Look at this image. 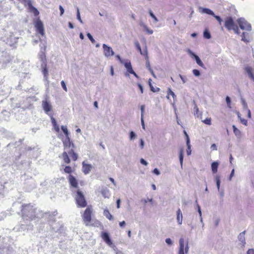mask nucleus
I'll return each instance as SVG.
<instances>
[{
	"label": "nucleus",
	"instance_id": "obj_1",
	"mask_svg": "<svg viewBox=\"0 0 254 254\" xmlns=\"http://www.w3.org/2000/svg\"><path fill=\"white\" fill-rule=\"evenodd\" d=\"M61 128L65 134L66 138L63 140L64 151L59 157L63 159L64 163L68 164L70 163L69 157L73 161H75L77 160L78 156L74 150L75 145L70 139L66 127L62 126Z\"/></svg>",
	"mask_w": 254,
	"mask_h": 254
},
{
	"label": "nucleus",
	"instance_id": "obj_2",
	"mask_svg": "<svg viewBox=\"0 0 254 254\" xmlns=\"http://www.w3.org/2000/svg\"><path fill=\"white\" fill-rule=\"evenodd\" d=\"M21 217L28 221H32L36 218V210L31 204H24L22 205Z\"/></svg>",
	"mask_w": 254,
	"mask_h": 254
},
{
	"label": "nucleus",
	"instance_id": "obj_3",
	"mask_svg": "<svg viewBox=\"0 0 254 254\" xmlns=\"http://www.w3.org/2000/svg\"><path fill=\"white\" fill-rule=\"evenodd\" d=\"M74 199L78 207L84 208L87 206V203L83 193L79 189L75 191Z\"/></svg>",
	"mask_w": 254,
	"mask_h": 254
},
{
	"label": "nucleus",
	"instance_id": "obj_4",
	"mask_svg": "<svg viewBox=\"0 0 254 254\" xmlns=\"http://www.w3.org/2000/svg\"><path fill=\"white\" fill-rule=\"evenodd\" d=\"M93 209L91 205L88 206L81 215L82 220L86 226H89L92 220Z\"/></svg>",
	"mask_w": 254,
	"mask_h": 254
},
{
	"label": "nucleus",
	"instance_id": "obj_5",
	"mask_svg": "<svg viewBox=\"0 0 254 254\" xmlns=\"http://www.w3.org/2000/svg\"><path fill=\"white\" fill-rule=\"evenodd\" d=\"M188 243V241L185 243L184 239L183 238L180 239L178 254H185L188 253L189 249Z\"/></svg>",
	"mask_w": 254,
	"mask_h": 254
},
{
	"label": "nucleus",
	"instance_id": "obj_6",
	"mask_svg": "<svg viewBox=\"0 0 254 254\" xmlns=\"http://www.w3.org/2000/svg\"><path fill=\"white\" fill-rule=\"evenodd\" d=\"M240 28L243 30L251 31V25L244 18H240L237 20Z\"/></svg>",
	"mask_w": 254,
	"mask_h": 254
},
{
	"label": "nucleus",
	"instance_id": "obj_7",
	"mask_svg": "<svg viewBox=\"0 0 254 254\" xmlns=\"http://www.w3.org/2000/svg\"><path fill=\"white\" fill-rule=\"evenodd\" d=\"M236 25L231 16L227 17L224 20V26L227 30H232Z\"/></svg>",
	"mask_w": 254,
	"mask_h": 254
},
{
	"label": "nucleus",
	"instance_id": "obj_8",
	"mask_svg": "<svg viewBox=\"0 0 254 254\" xmlns=\"http://www.w3.org/2000/svg\"><path fill=\"white\" fill-rule=\"evenodd\" d=\"M35 27L36 28V31L42 36H45V31L44 28V25L42 22L38 19L35 23Z\"/></svg>",
	"mask_w": 254,
	"mask_h": 254
},
{
	"label": "nucleus",
	"instance_id": "obj_9",
	"mask_svg": "<svg viewBox=\"0 0 254 254\" xmlns=\"http://www.w3.org/2000/svg\"><path fill=\"white\" fill-rule=\"evenodd\" d=\"M68 183L71 188L78 189V183L76 178L72 175H69L67 178Z\"/></svg>",
	"mask_w": 254,
	"mask_h": 254
},
{
	"label": "nucleus",
	"instance_id": "obj_10",
	"mask_svg": "<svg viewBox=\"0 0 254 254\" xmlns=\"http://www.w3.org/2000/svg\"><path fill=\"white\" fill-rule=\"evenodd\" d=\"M104 55L106 57H109L114 55V52L111 47L108 46L106 44L103 45Z\"/></svg>",
	"mask_w": 254,
	"mask_h": 254
},
{
	"label": "nucleus",
	"instance_id": "obj_11",
	"mask_svg": "<svg viewBox=\"0 0 254 254\" xmlns=\"http://www.w3.org/2000/svg\"><path fill=\"white\" fill-rule=\"evenodd\" d=\"M125 67L126 68L127 72L133 74L135 77L138 78V75L134 71L132 68L131 64L130 61L127 62L124 64Z\"/></svg>",
	"mask_w": 254,
	"mask_h": 254
},
{
	"label": "nucleus",
	"instance_id": "obj_12",
	"mask_svg": "<svg viewBox=\"0 0 254 254\" xmlns=\"http://www.w3.org/2000/svg\"><path fill=\"white\" fill-rule=\"evenodd\" d=\"M42 107L45 112L47 114L52 111V105L47 100L42 101Z\"/></svg>",
	"mask_w": 254,
	"mask_h": 254
},
{
	"label": "nucleus",
	"instance_id": "obj_13",
	"mask_svg": "<svg viewBox=\"0 0 254 254\" xmlns=\"http://www.w3.org/2000/svg\"><path fill=\"white\" fill-rule=\"evenodd\" d=\"M92 168L91 165L86 164L84 161L82 162V172L85 175L89 174Z\"/></svg>",
	"mask_w": 254,
	"mask_h": 254
},
{
	"label": "nucleus",
	"instance_id": "obj_14",
	"mask_svg": "<svg viewBox=\"0 0 254 254\" xmlns=\"http://www.w3.org/2000/svg\"><path fill=\"white\" fill-rule=\"evenodd\" d=\"M101 237L108 245H111L112 244V242L110 238L109 235L107 232H102Z\"/></svg>",
	"mask_w": 254,
	"mask_h": 254
},
{
	"label": "nucleus",
	"instance_id": "obj_15",
	"mask_svg": "<svg viewBox=\"0 0 254 254\" xmlns=\"http://www.w3.org/2000/svg\"><path fill=\"white\" fill-rule=\"evenodd\" d=\"M189 53L195 59L197 64H198L201 67L204 66V64H203L200 58L197 55H195L190 51H189Z\"/></svg>",
	"mask_w": 254,
	"mask_h": 254
},
{
	"label": "nucleus",
	"instance_id": "obj_16",
	"mask_svg": "<svg viewBox=\"0 0 254 254\" xmlns=\"http://www.w3.org/2000/svg\"><path fill=\"white\" fill-rule=\"evenodd\" d=\"M177 220L179 224H182L183 221V214L180 208L177 211Z\"/></svg>",
	"mask_w": 254,
	"mask_h": 254
},
{
	"label": "nucleus",
	"instance_id": "obj_17",
	"mask_svg": "<svg viewBox=\"0 0 254 254\" xmlns=\"http://www.w3.org/2000/svg\"><path fill=\"white\" fill-rule=\"evenodd\" d=\"M199 11L201 13H205L212 16L214 15V13L213 12V11L207 8L200 7Z\"/></svg>",
	"mask_w": 254,
	"mask_h": 254
},
{
	"label": "nucleus",
	"instance_id": "obj_18",
	"mask_svg": "<svg viewBox=\"0 0 254 254\" xmlns=\"http://www.w3.org/2000/svg\"><path fill=\"white\" fill-rule=\"evenodd\" d=\"M29 10L30 12L33 13L34 15L36 16L39 14V12L37 9L34 7L31 3L29 4Z\"/></svg>",
	"mask_w": 254,
	"mask_h": 254
},
{
	"label": "nucleus",
	"instance_id": "obj_19",
	"mask_svg": "<svg viewBox=\"0 0 254 254\" xmlns=\"http://www.w3.org/2000/svg\"><path fill=\"white\" fill-rule=\"evenodd\" d=\"M245 233H246V231H244L241 232L239 234V235L238 236V237L239 240L242 243V244L243 246H244L245 244H246L245 237Z\"/></svg>",
	"mask_w": 254,
	"mask_h": 254
},
{
	"label": "nucleus",
	"instance_id": "obj_20",
	"mask_svg": "<svg viewBox=\"0 0 254 254\" xmlns=\"http://www.w3.org/2000/svg\"><path fill=\"white\" fill-rule=\"evenodd\" d=\"M184 133L187 138V144L188 146V149L187 150V152L188 155H189L190 154V153H191L190 145V139H189V135H188V134L187 133L186 131H184Z\"/></svg>",
	"mask_w": 254,
	"mask_h": 254
},
{
	"label": "nucleus",
	"instance_id": "obj_21",
	"mask_svg": "<svg viewBox=\"0 0 254 254\" xmlns=\"http://www.w3.org/2000/svg\"><path fill=\"white\" fill-rule=\"evenodd\" d=\"M245 70L248 73L249 77L254 81V75L253 72V69L250 66L246 67Z\"/></svg>",
	"mask_w": 254,
	"mask_h": 254
},
{
	"label": "nucleus",
	"instance_id": "obj_22",
	"mask_svg": "<svg viewBox=\"0 0 254 254\" xmlns=\"http://www.w3.org/2000/svg\"><path fill=\"white\" fill-rule=\"evenodd\" d=\"M104 215L109 220H112L113 219V216L110 213L108 209H105L103 212Z\"/></svg>",
	"mask_w": 254,
	"mask_h": 254
},
{
	"label": "nucleus",
	"instance_id": "obj_23",
	"mask_svg": "<svg viewBox=\"0 0 254 254\" xmlns=\"http://www.w3.org/2000/svg\"><path fill=\"white\" fill-rule=\"evenodd\" d=\"M51 121H52V124L54 126V127L55 130L57 132H59L60 128H59V125L57 123L56 120L53 117H52Z\"/></svg>",
	"mask_w": 254,
	"mask_h": 254
},
{
	"label": "nucleus",
	"instance_id": "obj_24",
	"mask_svg": "<svg viewBox=\"0 0 254 254\" xmlns=\"http://www.w3.org/2000/svg\"><path fill=\"white\" fill-rule=\"evenodd\" d=\"M101 193L105 198H109L110 196V193L108 189H103L101 191Z\"/></svg>",
	"mask_w": 254,
	"mask_h": 254
},
{
	"label": "nucleus",
	"instance_id": "obj_25",
	"mask_svg": "<svg viewBox=\"0 0 254 254\" xmlns=\"http://www.w3.org/2000/svg\"><path fill=\"white\" fill-rule=\"evenodd\" d=\"M64 171L65 173L71 175L70 174L74 171V169H72L70 166H66L64 167Z\"/></svg>",
	"mask_w": 254,
	"mask_h": 254
},
{
	"label": "nucleus",
	"instance_id": "obj_26",
	"mask_svg": "<svg viewBox=\"0 0 254 254\" xmlns=\"http://www.w3.org/2000/svg\"><path fill=\"white\" fill-rule=\"evenodd\" d=\"M218 167V163L216 162H214L211 164L212 171L213 173H217Z\"/></svg>",
	"mask_w": 254,
	"mask_h": 254
},
{
	"label": "nucleus",
	"instance_id": "obj_27",
	"mask_svg": "<svg viewBox=\"0 0 254 254\" xmlns=\"http://www.w3.org/2000/svg\"><path fill=\"white\" fill-rule=\"evenodd\" d=\"M151 79H149V86L150 87V90L151 91H152L153 92H158L160 91V88H158V87H154L153 86V85L151 84Z\"/></svg>",
	"mask_w": 254,
	"mask_h": 254
},
{
	"label": "nucleus",
	"instance_id": "obj_28",
	"mask_svg": "<svg viewBox=\"0 0 254 254\" xmlns=\"http://www.w3.org/2000/svg\"><path fill=\"white\" fill-rule=\"evenodd\" d=\"M41 61L44 63L46 62V56L44 52H42L39 55Z\"/></svg>",
	"mask_w": 254,
	"mask_h": 254
},
{
	"label": "nucleus",
	"instance_id": "obj_29",
	"mask_svg": "<svg viewBox=\"0 0 254 254\" xmlns=\"http://www.w3.org/2000/svg\"><path fill=\"white\" fill-rule=\"evenodd\" d=\"M140 25L144 27V30L148 34H152L153 33V30L149 29L146 25L143 24V23L140 24Z\"/></svg>",
	"mask_w": 254,
	"mask_h": 254
},
{
	"label": "nucleus",
	"instance_id": "obj_30",
	"mask_svg": "<svg viewBox=\"0 0 254 254\" xmlns=\"http://www.w3.org/2000/svg\"><path fill=\"white\" fill-rule=\"evenodd\" d=\"M232 127L233 131L236 135L238 136L241 135V131L236 127L235 126L233 125Z\"/></svg>",
	"mask_w": 254,
	"mask_h": 254
},
{
	"label": "nucleus",
	"instance_id": "obj_31",
	"mask_svg": "<svg viewBox=\"0 0 254 254\" xmlns=\"http://www.w3.org/2000/svg\"><path fill=\"white\" fill-rule=\"evenodd\" d=\"M203 36L206 39H210L211 38V34L208 30H205L203 32Z\"/></svg>",
	"mask_w": 254,
	"mask_h": 254
},
{
	"label": "nucleus",
	"instance_id": "obj_32",
	"mask_svg": "<svg viewBox=\"0 0 254 254\" xmlns=\"http://www.w3.org/2000/svg\"><path fill=\"white\" fill-rule=\"evenodd\" d=\"M136 47H137V48L138 50L139 51V52L140 53V54H141V55H147V50H146L144 51V53H142V51H141V47H140V45H139V44L138 43H137L136 44Z\"/></svg>",
	"mask_w": 254,
	"mask_h": 254
},
{
	"label": "nucleus",
	"instance_id": "obj_33",
	"mask_svg": "<svg viewBox=\"0 0 254 254\" xmlns=\"http://www.w3.org/2000/svg\"><path fill=\"white\" fill-rule=\"evenodd\" d=\"M215 180L216 182L217 188L218 190H219L220 189V177L219 176H216L215 178Z\"/></svg>",
	"mask_w": 254,
	"mask_h": 254
},
{
	"label": "nucleus",
	"instance_id": "obj_34",
	"mask_svg": "<svg viewBox=\"0 0 254 254\" xmlns=\"http://www.w3.org/2000/svg\"><path fill=\"white\" fill-rule=\"evenodd\" d=\"M179 159H180V163H181V165H182L183 161V150H181L180 151Z\"/></svg>",
	"mask_w": 254,
	"mask_h": 254
},
{
	"label": "nucleus",
	"instance_id": "obj_35",
	"mask_svg": "<svg viewBox=\"0 0 254 254\" xmlns=\"http://www.w3.org/2000/svg\"><path fill=\"white\" fill-rule=\"evenodd\" d=\"M168 95L172 96L174 99H175L176 97V96L174 92L172 91L170 88H168Z\"/></svg>",
	"mask_w": 254,
	"mask_h": 254
},
{
	"label": "nucleus",
	"instance_id": "obj_36",
	"mask_svg": "<svg viewBox=\"0 0 254 254\" xmlns=\"http://www.w3.org/2000/svg\"><path fill=\"white\" fill-rule=\"evenodd\" d=\"M213 16L218 21L219 25H221L222 22V18L219 16L216 15L215 14L214 15H213Z\"/></svg>",
	"mask_w": 254,
	"mask_h": 254
},
{
	"label": "nucleus",
	"instance_id": "obj_37",
	"mask_svg": "<svg viewBox=\"0 0 254 254\" xmlns=\"http://www.w3.org/2000/svg\"><path fill=\"white\" fill-rule=\"evenodd\" d=\"M202 122L208 125H210L211 124V119L210 118H206L204 120L202 121Z\"/></svg>",
	"mask_w": 254,
	"mask_h": 254
},
{
	"label": "nucleus",
	"instance_id": "obj_38",
	"mask_svg": "<svg viewBox=\"0 0 254 254\" xmlns=\"http://www.w3.org/2000/svg\"><path fill=\"white\" fill-rule=\"evenodd\" d=\"M149 14H150V16L152 18H153V19L154 20V21L155 22L158 21L157 18L155 16V15L153 13V12L151 10H150V11H149Z\"/></svg>",
	"mask_w": 254,
	"mask_h": 254
},
{
	"label": "nucleus",
	"instance_id": "obj_39",
	"mask_svg": "<svg viewBox=\"0 0 254 254\" xmlns=\"http://www.w3.org/2000/svg\"><path fill=\"white\" fill-rule=\"evenodd\" d=\"M232 30L237 34H239L240 33V30L239 29V27H238V26L237 25L234 27V28Z\"/></svg>",
	"mask_w": 254,
	"mask_h": 254
},
{
	"label": "nucleus",
	"instance_id": "obj_40",
	"mask_svg": "<svg viewBox=\"0 0 254 254\" xmlns=\"http://www.w3.org/2000/svg\"><path fill=\"white\" fill-rule=\"evenodd\" d=\"M192 73L195 76H198L200 75V72L197 69H193L192 70Z\"/></svg>",
	"mask_w": 254,
	"mask_h": 254
},
{
	"label": "nucleus",
	"instance_id": "obj_41",
	"mask_svg": "<svg viewBox=\"0 0 254 254\" xmlns=\"http://www.w3.org/2000/svg\"><path fill=\"white\" fill-rule=\"evenodd\" d=\"M87 36L88 37V38L89 39V40L91 41V42L92 43H95V40L94 39V38H93L92 36L90 34V33H87Z\"/></svg>",
	"mask_w": 254,
	"mask_h": 254
},
{
	"label": "nucleus",
	"instance_id": "obj_42",
	"mask_svg": "<svg viewBox=\"0 0 254 254\" xmlns=\"http://www.w3.org/2000/svg\"><path fill=\"white\" fill-rule=\"evenodd\" d=\"M61 85H62L63 88L64 89V90L66 92L67 91V87L66 86L65 83L64 81H61Z\"/></svg>",
	"mask_w": 254,
	"mask_h": 254
},
{
	"label": "nucleus",
	"instance_id": "obj_43",
	"mask_svg": "<svg viewBox=\"0 0 254 254\" xmlns=\"http://www.w3.org/2000/svg\"><path fill=\"white\" fill-rule=\"evenodd\" d=\"M226 103H227V104L229 108H231V106H230L231 99H230L229 97H228V96L226 97Z\"/></svg>",
	"mask_w": 254,
	"mask_h": 254
},
{
	"label": "nucleus",
	"instance_id": "obj_44",
	"mask_svg": "<svg viewBox=\"0 0 254 254\" xmlns=\"http://www.w3.org/2000/svg\"><path fill=\"white\" fill-rule=\"evenodd\" d=\"M137 86L140 91V92L141 93H143V87L141 85V84L140 83H137Z\"/></svg>",
	"mask_w": 254,
	"mask_h": 254
},
{
	"label": "nucleus",
	"instance_id": "obj_45",
	"mask_svg": "<svg viewBox=\"0 0 254 254\" xmlns=\"http://www.w3.org/2000/svg\"><path fill=\"white\" fill-rule=\"evenodd\" d=\"M242 40L244 42H248V41L246 39L245 32H243L242 34Z\"/></svg>",
	"mask_w": 254,
	"mask_h": 254
},
{
	"label": "nucleus",
	"instance_id": "obj_46",
	"mask_svg": "<svg viewBox=\"0 0 254 254\" xmlns=\"http://www.w3.org/2000/svg\"><path fill=\"white\" fill-rule=\"evenodd\" d=\"M165 242L168 245H171L172 244V242L170 238H167Z\"/></svg>",
	"mask_w": 254,
	"mask_h": 254
},
{
	"label": "nucleus",
	"instance_id": "obj_47",
	"mask_svg": "<svg viewBox=\"0 0 254 254\" xmlns=\"http://www.w3.org/2000/svg\"><path fill=\"white\" fill-rule=\"evenodd\" d=\"M135 137V134L132 131L130 132V139H133Z\"/></svg>",
	"mask_w": 254,
	"mask_h": 254
},
{
	"label": "nucleus",
	"instance_id": "obj_48",
	"mask_svg": "<svg viewBox=\"0 0 254 254\" xmlns=\"http://www.w3.org/2000/svg\"><path fill=\"white\" fill-rule=\"evenodd\" d=\"M241 122L243 125L247 126V121L246 119H240Z\"/></svg>",
	"mask_w": 254,
	"mask_h": 254
},
{
	"label": "nucleus",
	"instance_id": "obj_49",
	"mask_svg": "<svg viewBox=\"0 0 254 254\" xmlns=\"http://www.w3.org/2000/svg\"><path fill=\"white\" fill-rule=\"evenodd\" d=\"M140 162L142 164L144 165L145 166L147 165L148 164L147 162L143 158H141L140 159Z\"/></svg>",
	"mask_w": 254,
	"mask_h": 254
},
{
	"label": "nucleus",
	"instance_id": "obj_50",
	"mask_svg": "<svg viewBox=\"0 0 254 254\" xmlns=\"http://www.w3.org/2000/svg\"><path fill=\"white\" fill-rule=\"evenodd\" d=\"M59 9H60V12H61V15H62L64 14V8L63 7V6H61V5H60V6H59Z\"/></svg>",
	"mask_w": 254,
	"mask_h": 254
},
{
	"label": "nucleus",
	"instance_id": "obj_51",
	"mask_svg": "<svg viewBox=\"0 0 254 254\" xmlns=\"http://www.w3.org/2000/svg\"><path fill=\"white\" fill-rule=\"evenodd\" d=\"M153 172L157 175H159L160 174V171L157 168L154 169Z\"/></svg>",
	"mask_w": 254,
	"mask_h": 254
},
{
	"label": "nucleus",
	"instance_id": "obj_52",
	"mask_svg": "<svg viewBox=\"0 0 254 254\" xmlns=\"http://www.w3.org/2000/svg\"><path fill=\"white\" fill-rule=\"evenodd\" d=\"M119 225L121 227H124L126 225V222L125 221H123L119 223Z\"/></svg>",
	"mask_w": 254,
	"mask_h": 254
},
{
	"label": "nucleus",
	"instance_id": "obj_53",
	"mask_svg": "<svg viewBox=\"0 0 254 254\" xmlns=\"http://www.w3.org/2000/svg\"><path fill=\"white\" fill-rule=\"evenodd\" d=\"M247 254H254V249H249Z\"/></svg>",
	"mask_w": 254,
	"mask_h": 254
},
{
	"label": "nucleus",
	"instance_id": "obj_54",
	"mask_svg": "<svg viewBox=\"0 0 254 254\" xmlns=\"http://www.w3.org/2000/svg\"><path fill=\"white\" fill-rule=\"evenodd\" d=\"M120 202H121L120 199H118L117 200V207L118 208H119L120 207Z\"/></svg>",
	"mask_w": 254,
	"mask_h": 254
},
{
	"label": "nucleus",
	"instance_id": "obj_55",
	"mask_svg": "<svg viewBox=\"0 0 254 254\" xmlns=\"http://www.w3.org/2000/svg\"><path fill=\"white\" fill-rule=\"evenodd\" d=\"M234 171H235L234 169H233L232 170L231 173L230 175V180H231L232 177H233V176H234Z\"/></svg>",
	"mask_w": 254,
	"mask_h": 254
},
{
	"label": "nucleus",
	"instance_id": "obj_56",
	"mask_svg": "<svg viewBox=\"0 0 254 254\" xmlns=\"http://www.w3.org/2000/svg\"><path fill=\"white\" fill-rule=\"evenodd\" d=\"M77 17L78 19L81 22V19L80 16V14L78 9L77 10Z\"/></svg>",
	"mask_w": 254,
	"mask_h": 254
},
{
	"label": "nucleus",
	"instance_id": "obj_57",
	"mask_svg": "<svg viewBox=\"0 0 254 254\" xmlns=\"http://www.w3.org/2000/svg\"><path fill=\"white\" fill-rule=\"evenodd\" d=\"M144 105H142L141 106V117H143V112H144Z\"/></svg>",
	"mask_w": 254,
	"mask_h": 254
},
{
	"label": "nucleus",
	"instance_id": "obj_58",
	"mask_svg": "<svg viewBox=\"0 0 254 254\" xmlns=\"http://www.w3.org/2000/svg\"><path fill=\"white\" fill-rule=\"evenodd\" d=\"M211 148L213 149V150H216L217 149V147L216 146V145L215 144H213L211 146Z\"/></svg>",
	"mask_w": 254,
	"mask_h": 254
},
{
	"label": "nucleus",
	"instance_id": "obj_59",
	"mask_svg": "<svg viewBox=\"0 0 254 254\" xmlns=\"http://www.w3.org/2000/svg\"><path fill=\"white\" fill-rule=\"evenodd\" d=\"M141 124H142V127L143 128H145V126H144V121H143V117H141Z\"/></svg>",
	"mask_w": 254,
	"mask_h": 254
},
{
	"label": "nucleus",
	"instance_id": "obj_60",
	"mask_svg": "<svg viewBox=\"0 0 254 254\" xmlns=\"http://www.w3.org/2000/svg\"><path fill=\"white\" fill-rule=\"evenodd\" d=\"M140 145H141V148H143V147H144V141H143V140L142 139H140Z\"/></svg>",
	"mask_w": 254,
	"mask_h": 254
},
{
	"label": "nucleus",
	"instance_id": "obj_61",
	"mask_svg": "<svg viewBox=\"0 0 254 254\" xmlns=\"http://www.w3.org/2000/svg\"><path fill=\"white\" fill-rule=\"evenodd\" d=\"M68 26L70 29L73 28L74 26L71 22L68 23Z\"/></svg>",
	"mask_w": 254,
	"mask_h": 254
},
{
	"label": "nucleus",
	"instance_id": "obj_62",
	"mask_svg": "<svg viewBox=\"0 0 254 254\" xmlns=\"http://www.w3.org/2000/svg\"><path fill=\"white\" fill-rule=\"evenodd\" d=\"M109 180H110L111 182H112V183L114 185H115L116 184H115V181L114 180V179H113L112 178H109Z\"/></svg>",
	"mask_w": 254,
	"mask_h": 254
},
{
	"label": "nucleus",
	"instance_id": "obj_63",
	"mask_svg": "<svg viewBox=\"0 0 254 254\" xmlns=\"http://www.w3.org/2000/svg\"><path fill=\"white\" fill-rule=\"evenodd\" d=\"M94 106L96 108H98V102L97 101H95L94 102Z\"/></svg>",
	"mask_w": 254,
	"mask_h": 254
},
{
	"label": "nucleus",
	"instance_id": "obj_64",
	"mask_svg": "<svg viewBox=\"0 0 254 254\" xmlns=\"http://www.w3.org/2000/svg\"><path fill=\"white\" fill-rule=\"evenodd\" d=\"M116 58L118 60H119L121 62H122V61L121 60V58L119 55H117Z\"/></svg>",
	"mask_w": 254,
	"mask_h": 254
}]
</instances>
